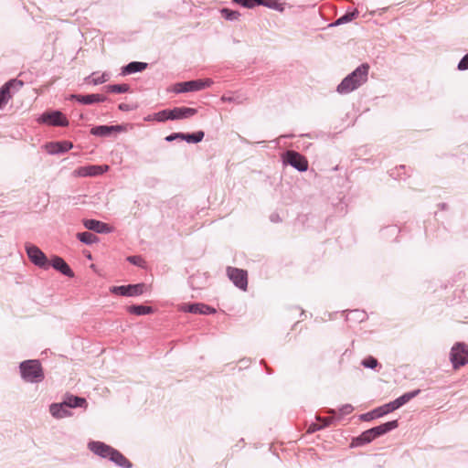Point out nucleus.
<instances>
[{"label": "nucleus", "instance_id": "obj_43", "mask_svg": "<svg viewBox=\"0 0 468 468\" xmlns=\"http://www.w3.org/2000/svg\"><path fill=\"white\" fill-rule=\"evenodd\" d=\"M119 109L122 110V111H129L130 110V107L128 104H125V103H121L119 105Z\"/></svg>", "mask_w": 468, "mask_h": 468}, {"label": "nucleus", "instance_id": "obj_21", "mask_svg": "<svg viewBox=\"0 0 468 468\" xmlns=\"http://www.w3.org/2000/svg\"><path fill=\"white\" fill-rule=\"evenodd\" d=\"M147 68V63L133 61L125 66L122 69L123 74H133L143 71Z\"/></svg>", "mask_w": 468, "mask_h": 468}, {"label": "nucleus", "instance_id": "obj_24", "mask_svg": "<svg viewBox=\"0 0 468 468\" xmlns=\"http://www.w3.org/2000/svg\"><path fill=\"white\" fill-rule=\"evenodd\" d=\"M128 312L136 315H144L153 313V308L144 305H131L127 308Z\"/></svg>", "mask_w": 468, "mask_h": 468}, {"label": "nucleus", "instance_id": "obj_16", "mask_svg": "<svg viewBox=\"0 0 468 468\" xmlns=\"http://www.w3.org/2000/svg\"><path fill=\"white\" fill-rule=\"evenodd\" d=\"M89 448L95 454H98L104 458H110V456L113 451V448L104 444L103 442H100V441L90 442L89 444Z\"/></svg>", "mask_w": 468, "mask_h": 468}, {"label": "nucleus", "instance_id": "obj_4", "mask_svg": "<svg viewBox=\"0 0 468 468\" xmlns=\"http://www.w3.org/2000/svg\"><path fill=\"white\" fill-rule=\"evenodd\" d=\"M399 426L398 420H392L386 422L384 424H381L378 427H374L372 429H369L366 431H364L360 437L358 438L359 441L362 442H370L374 439L387 433L389 431H392L396 429Z\"/></svg>", "mask_w": 468, "mask_h": 468}, {"label": "nucleus", "instance_id": "obj_6", "mask_svg": "<svg viewBox=\"0 0 468 468\" xmlns=\"http://www.w3.org/2000/svg\"><path fill=\"white\" fill-rule=\"evenodd\" d=\"M26 250L27 253V256L29 260L37 266L48 269L49 266L48 261L44 254L43 251L40 250V249L35 245L32 244H27L26 245Z\"/></svg>", "mask_w": 468, "mask_h": 468}, {"label": "nucleus", "instance_id": "obj_37", "mask_svg": "<svg viewBox=\"0 0 468 468\" xmlns=\"http://www.w3.org/2000/svg\"><path fill=\"white\" fill-rule=\"evenodd\" d=\"M184 137H185V133H173V134H170L168 136H166L165 140L168 141V142H172L176 139H182L184 140Z\"/></svg>", "mask_w": 468, "mask_h": 468}, {"label": "nucleus", "instance_id": "obj_3", "mask_svg": "<svg viewBox=\"0 0 468 468\" xmlns=\"http://www.w3.org/2000/svg\"><path fill=\"white\" fill-rule=\"evenodd\" d=\"M450 360L454 370L468 364V346L463 343H456L451 349Z\"/></svg>", "mask_w": 468, "mask_h": 468}, {"label": "nucleus", "instance_id": "obj_44", "mask_svg": "<svg viewBox=\"0 0 468 468\" xmlns=\"http://www.w3.org/2000/svg\"><path fill=\"white\" fill-rule=\"evenodd\" d=\"M221 100H222V101H231V99H230V98H226L225 96H223V97L221 98Z\"/></svg>", "mask_w": 468, "mask_h": 468}, {"label": "nucleus", "instance_id": "obj_13", "mask_svg": "<svg viewBox=\"0 0 468 468\" xmlns=\"http://www.w3.org/2000/svg\"><path fill=\"white\" fill-rule=\"evenodd\" d=\"M72 147V143L69 141L52 142L45 145L46 151L50 154L65 153L70 150Z\"/></svg>", "mask_w": 468, "mask_h": 468}, {"label": "nucleus", "instance_id": "obj_7", "mask_svg": "<svg viewBox=\"0 0 468 468\" xmlns=\"http://www.w3.org/2000/svg\"><path fill=\"white\" fill-rule=\"evenodd\" d=\"M229 280L239 289L246 291L248 287V273L246 271L234 267L227 268Z\"/></svg>", "mask_w": 468, "mask_h": 468}, {"label": "nucleus", "instance_id": "obj_25", "mask_svg": "<svg viewBox=\"0 0 468 468\" xmlns=\"http://www.w3.org/2000/svg\"><path fill=\"white\" fill-rule=\"evenodd\" d=\"M118 129H119L118 126L101 125V126H96V127L92 128L90 133L94 135L105 136V135L110 134L112 131L118 130Z\"/></svg>", "mask_w": 468, "mask_h": 468}, {"label": "nucleus", "instance_id": "obj_30", "mask_svg": "<svg viewBox=\"0 0 468 468\" xmlns=\"http://www.w3.org/2000/svg\"><path fill=\"white\" fill-rule=\"evenodd\" d=\"M107 90L112 93H123L129 90V85L127 84H114L107 86Z\"/></svg>", "mask_w": 468, "mask_h": 468}, {"label": "nucleus", "instance_id": "obj_29", "mask_svg": "<svg viewBox=\"0 0 468 468\" xmlns=\"http://www.w3.org/2000/svg\"><path fill=\"white\" fill-rule=\"evenodd\" d=\"M393 410H395V408L391 402L374 410L377 418L382 417L383 415L388 414Z\"/></svg>", "mask_w": 468, "mask_h": 468}, {"label": "nucleus", "instance_id": "obj_19", "mask_svg": "<svg viewBox=\"0 0 468 468\" xmlns=\"http://www.w3.org/2000/svg\"><path fill=\"white\" fill-rule=\"evenodd\" d=\"M64 404L68 408H87L88 403L84 398L73 396V395H67L65 397V399L63 400Z\"/></svg>", "mask_w": 468, "mask_h": 468}, {"label": "nucleus", "instance_id": "obj_38", "mask_svg": "<svg viewBox=\"0 0 468 468\" xmlns=\"http://www.w3.org/2000/svg\"><path fill=\"white\" fill-rule=\"evenodd\" d=\"M458 69L461 70L467 69H468V54L465 55L462 60L460 61L458 65Z\"/></svg>", "mask_w": 468, "mask_h": 468}, {"label": "nucleus", "instance_id": "obj_12", "mask_svg": "<svg viewBox=\"0 0 468 468\" xmlns=\"http://www.w3.org/2000/svg\"><path fill=\"white\" fill-rule=\"evenodd\" d=\"M108 169V165H88L78 168L74 174L78 176H94L103 174Z\"/></svg>", "mask_w": 468, "mask_h": 468}, {"label": "nucleus", "instance_id": "obj_22", "mask_svg": "<svg viewBox=\"0 0 468 468\" xmlns=\"http://www.w3.org/2000/svg\"><path fill=\"white\" fill-rule=\"evenodd\" d=\"M110 460L124 468H129L132 465L131 463L121 452L114 449L110 456Z\"/></svg>", "mask_w": 468, "mask_h": 468}, {"label": "nucleus", "instance_id": "obj_40", "mask_svg": "<svg viewBox=\"0 0 468 468\" xmlns=\"http://www.w3.org/2000/svg\"><path fill=\"white\" fill-rule=\"evenodd\" d=\"M324 426L323 425H320V424H317V423H312L308 429H307V432L308 433H313V432H315L316 431L318 430H321Z\"/></svg>", "mask_w": 468, "mask_h": 468}, {"label": "nucleus", "instance_id": "obj_32", "mask_svg": "<svg viewBox=\"0 0 468 468\" xmlns=\"http://www.w3.org/2000/svg\"><path fill=\"white\" fill-rule=\"evenodd\" d=\"M357 16H358V12L356 10L354 12H351V13H346V15H344L343 16H341L340 18L337 19L336 24L340 25V24L350 22V21L354 20L355 18H356Z\"/></svg>", "mask_w": 468, "mask_h": 468}, {"label": "nucleus", "instance_id": "obj_14", "mask_svg": "<svg viewBox=\"0 0 468 468\" xmlns=\"http://www.w3.org/2000/svg\"><path fill=\"white\" fill-rule=\"evenodd\" d=\"M83 225L86 229L98 233H110L112 231V228L108 224L95 219H85L83 220Z\"/></svg>", "mask_w": 468, "mask_h": 468}, {"label": "nucleus", "instance_id": "obj_27", "mask_svg": "<svg viewBox=\"0 0 468 468\" xmlns=\"http://www.w3.org/2000/svg\"><path fill=\"white\" fill-rule=\"evenodd\" d=\"M77 237L81 242L86 244H92L97 241V237L94 234L87 231L78 233Z\"/></svg>", "mask_w": 468, "mask_h": 468}, {"label": "nucleus", "instance_id": "obj_26", "mask_svg": "<svg viewBox=\"0 0 468 468\" xmlns=\"http://www.w3.org/2000/svg\"><path fill=\"white\" fill-rule=\"evenodd\" d=\"M187 311L194 314H207L215 312L214 309H211L209 306L204 304H191L187 307Z\"/></svg>", "mask_w": 468, "mask_h": 468}, {"label": "nucleus", "instance_id": "obj_39", "mask_svg": "<svg viewBox=\"0 0 468 468\" xmlns=\"http://www.w3.org/2000/svg\"><path fill=\"white\" fill-rule=\"evenodd\" d=\"M260 5H264L268 7H274L277 4L276 0H260Z\"/></svg>", "mask_w": 468, "mask_h": 468}, {"label": "nucleus", "instance_id": "obj_9", "mask_svg": "<svg viewBox=\"0 0 468 468\" xmlns=\"http://www.w3.org/2000/svg\"><path fill=\"white\" fill-rule=\"evenodd\" d=\"M145 285L138 283L133 285L112 286L110 291L112 293L122 296H136L144 292Z\"/></svg>", "mask_w": 468, "mask_h": 468}, {"label": "nucleus", "instance_id": "obj_46", "mask_svg": "<svg viewBox=\"0 0 468 468\" xmlns=\"http://www.w3.org/2000/svg\"><path fill=\"white\" fill-rule=\"evenodd\" d=\"M356 313H358V311H357V310H355V311L350 312V314H356Z\"/></svg>", "mask_w": 468, "mask_h": 468}, {"label": "nucleus", "instance_id": "obj_17", "mask_svg": "<svg viewBox=\"0 0 468 468\" xmlns=\"http://www.w3.org/2000/svg\"><path fill=\"white\" fill-rule=\"evenodd\" d=\"M67 408L63 401L61 403H53L49 407V411L54 418L62 419L71 416V412Z\"/></svg>", "mask_w": 468, "mask_h": 468}, {"label": "nucleus", "instance_id": "obj_1", "mask_svg": "<svg viewBox=\"0 0 468 468\" xmlns=\"http://www.w3.org/2000/svg\"><path fill=\"white\" fill-rule=\"evenodd\" d=\"M368 71L369 65L363 63L341 81L337 86V91L341 94H346L355 90L367 82Z\"/></svg>", "mask_w": 468, "mask_h": 468}, {"label": "nucleus", "instance_id": "obj_45", "mask_svg": "<svg viewBox=\"0 0 468 468\" xmlns=\"http://www.w3.org/2000/svg\"><path fill=\"white\" fill-rule=\"evenodd\" d=\"M360 314V316H361V317H360V320L362 321V320L364 319V317H365V314L361 313V314Z\"/></svg>", "mask_w": 468, "mask_h": 468}, {"label": "nucleus", "instance_id": "obj_36", "mask_svg": "<svg viewBox=\"0 0 468 468\" xmlns=\"http://www.w3.org/2000/svg\"><path fill=\"white\" fill-rule=\"evenodd\" d=\"M128 261L134 264V265H138V266H142L143 263L144 262V260L139 257V256H131L128 258Z\"/></svg>", "mask_w": 468, "mask_h": 468}, {"label": "nucleus", "instance_id": "obj_20", "mask_svg": "<svg viewBox=\"0 0 468 468\" xmlns=\"http://www.w3.org/2000/svg\"><path fill=\"white\" fill-rule=\"evenodd\" d=\"M74 98L84 104H91L95 102H101L105 100V98L99 94H90V95H75Z\"/></svg>", "mask_w": 468, "mask_h": 468}, {"label": "nucleus", "instance_id": "obj_15", "mask_svg": "<svg viewBox=\"0 0 468 468\" xmlns=\"http://www.w3.org/2000/svg\"><path fill=\"white\" fill-rule=\"evenodd\" d=\"M197 111L190 107H176L170 110L171 120L187 119L196 115Z\"/></svg>", "mask_w": 468, "mask_h": 468}, {"label": "nucleus", "instance_id": "obj_18", "mask_svg": "<svg viewBox=\"0 0 468 468\" xmlns=\"http://www.w3.org/2000/svg\"><path fill=\"white\" fill-rule=\"evenodd\" d=\"M51 265L54 269L60 271L62 274L68 276V277H73L74 273L69 268V266L67 264V262L60 257H54L51 260Z\"/></svg>", "mask_w": 468, "mask_h": 468}, {"label": "nucleus", "instance_id": "obj_31", "mask_svg": "<svg viewBox=\"0 0 468 468\" xmlns=\"http://www.w3.org/2000/svg\"><path fill=\"white\" fill-rule=\"evenodd\" d=\"M222 16L228 20H237L240 16V14L238 11L229 10L224 8L221 10Z\"/></svg>", "mask_w": 468, "mask_h": 468}, {"label": "nucleus", "instance_id": "obj_34", "mask_svg": "<svg viewBox=\"0 0 468 468\" xmlns=\"http://www.w3.org/2000/svg\"><path fill=\"white\" fill-rule=\"evenodd\" d=\"M235 3L247 7V8H253L256 5H260V0H233Z\"/></svg>", "mask_w": 468, "mask_h": 468}, {"label": "nucleus", "instance_id": "obj_35", "mask_svg": "<svg viewBox=\"0 0 468 468\" xmlns=\"http://www.w3.org/2000/svg\"><path fill=\"white\" fill-rule=\"evenodd\" d=\"M362 365L365 367L375 368L378 367V362L375 357L368 356L362 361Z\"/></svg>", "mask_w": 468, "mask_h": 468}, {"label": "nucleus", "instance_id": "obj_33", "mask_svg": "<svg viewBox=\"0 0 468 468\" xmlns=\"http://www.w3.org/2000/svg\"><path fill=\"white\" fill-rule=\"evenodd\" d=\"M154 119L157 122H165L166 120H171L170 110H163L154 113Z\"/></svg>", "mask_w": 468, "mask_h": 468}, {"label": "nucleus", "instance_id": "obj_11", "mask_svg": "<svg viewBox=\"0 0 468 468\" xmlns=\"http://www.w3.org/2000/svg\"><path fill=\"white\" fill-rule=\"evenodd\" d=\"M39 121L42 122H45V123H48L50 125H54V126L65 127V126L69 125V121L67 120L65 115L62 112H58V111L51 112H45L44 114L41 115Z\"/></svg>", "mask_w": 468, "mask_h": 468}, {"label": "nucleus", "instance_id": "obj_2", "mask_svg": "<svg viewBox=\"0 0 468 468\" xmlns=\"http://www.w3.org/2000/svg\"><path fill=\"white\" fill-rule=\"evenodd\" d=\"M21 376L28 382H39L44 378L43 370L37 360H27L20 365Z\"/></svg>", "mask_w": 468, "mask_h": 468}, {"label": "nucleus", "instance_id": "obj_42", "mask_svg": "<svg viewBox=\"0 0 468 468\" xmlns=\"http://www.w3.org/2000/svg\"><path fill=\"white\" fill-rule=\"evenodd\" d=\"M106 81V79L104 78V75L101 76V77H98V78H94L92 80V82L94 84H99V83H103Z\"/></svg>", "mask_w": 468, "mask_h": 468}, {"label": "nucleus", "instance_id": "obj_28", "mask_svg": "<svg viewBox=\"0 0 468 468\" xmlns=\"http://www.w3.org/2000/svg\"><path fill=\"white\" fill-rule=\"evenodd\" d=\"M204 138V132L199 131L195 133L187 134L185 133L184 140H186L187 143H199Z\"/></svg>", "mask_w": 468, "mask_h": 468}, {"label": "nucleus", "instance_id": "obj_10", "mask_svg": "<svg viewBox=\"0 0 468 468\" xmlns=\"http://www.w3.org/2000/svg\"><path fill=\"white\" fill-rule=\"evenodd\" d=\"M284 162L302 172L308 169L307 159L295 151H287L284 155Z\"/></svg>", "mask_w": 468, "mask_h": 468}, {"label": "nucleus", "instance_id": "obj_8", "mask_svg": "<svg viewBox=\"0 0 468 468\" xmlns=\"http://www.w3.org/2000/svg\"><path fill=\"white\" fill-rule=\"evenodd\" d=\"M24 85L22 80H11L0 89V109L12 98V90H18Z\"/></svg>", "mask_w": 468, "mask_h": 468}, {"label": "nucleus", "instance_id": "obj_41", "mask_svg": "<svg viewBox=\"0 0 468 468\" xmlns=\"http://www.w3.org/2000/svg\"><path fill=\"white\" fill-rule=\"evenodd\" d=\"M375 418H377V416H376V414H375V411H374V410H372V411H370V412H367V413H366V414H363V415L361 416V420H373V419H375Z\"/></svg>", "mask_w": 468, "mask_h": 468}, {"label": "nucleus", "instance_id": "obj_23", "mask_svg": "<svg viewBox=\"0 0 468 468\" xmlns=\"http://www.w3.org/2000/svg\"><path fill=\"white\" fill-rule=\"evenodd\" d=\"M420 390H415L412 392L405 393L401 397L398 398L394 401H392V405L394 406L395 410L399 409L408 401H410L411 399H413L415 396L419 394Z\"/></svg>", "mask_w": 468, "mask_h": 468}, {"label": "nucleus", "instance_id": "obj_5", "mask_svg": "<svg viewBox=\"0 0 468 468\" xmlns=\"http://www.w3.org/2000/svg\"><path fill=\"white\" fill-rule=\"evenodd\" d=\"M213 81L210 79L195 80L186 82H180L175 85V91L176 92H188L197 91L205 88L210 87Z\"/></svg>", "mask_w": 468, "mask_h": 468}]
</instances>
